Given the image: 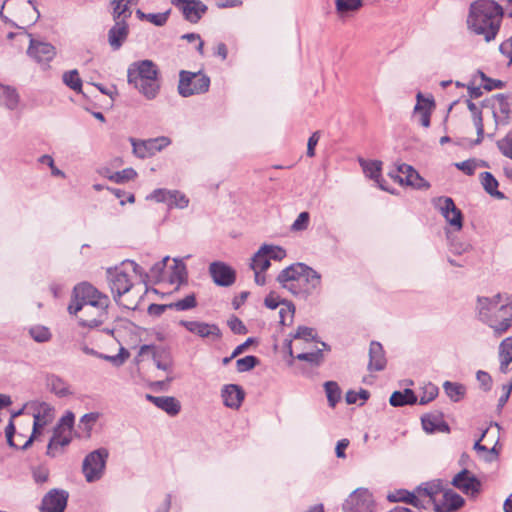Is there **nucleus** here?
Segmentation results:
<instances>
[{"label":"nucleus","instance_id":"obj_15","mask_svg":"<svg viewBox=\"0 0 512 512\" xmlns=\"http://www.w3.org/2000/svg\"><path fill=\"white\" fill-rule=\"evenodd\" d=\"M147 199L166 203L170 208L184 209L189 205V199L178 190L156 189Z\"/></svg>","mask_w":512,"mask_h":512},{"label":"nucleus","instance_id":"obj_28","mask_svg":"<svg viewBox=\"0 0 512 512\" xmlns=\"http://www.w3.org/2000/svg\"><path fill=\"white\" fill-rule=\"evenodd\" d=\"M146 399L170 416H175L180 412V402L172 396H153L147 394Z\"/></svg>","mask_w":512,"mask_h":512},{"label":"nucleus","instance_id":"obj_9","mask_svg":"<svg viewBox=\"0 0 512 512\" xmlns=\"http://www.w3.org/2000/svg\"><path fill=\"white\" fill-rule=\"evenodd\" d=\"M108 455L107 449L100 448L85 457L82 471L87 482H95L103 476Z\"/></svg>","mask_w":512,"mask_h":512},{"label":"nucleus","instance_id":"obj_7","mask_svg":"<svg viewBox=\"0 0 512 512\" xmlns=\"http://www.w3.org/2000/svg\"><path fill=\"white\" fill-rule=\"evenodd\" d=\"M73 424L74 415L71 412H68L60 419L48 443L47 455L55 457L62 452L64 447L70 444L72 440Z\"/></svg>","mask_w":512,"mask_h":512},{"label":"nucleus","instance_id":"obj_64","mask_svg":"<svg viewBox=\"0 0 512 512\" xmlns=\"http://www.w3.org/2000/svg\"><path fill=\"white\" fill-rule=\"evenodd\" d=\"M32 476L37 484H43L48 481L49 471L45 467H37L33 469Z\"/></svg>","mask_w":512,"mask_h":512},{"label":"nucleus","instance_id":"obj_5","mask_svg":"<svg viewBox=\"0 0 512 512\" xmlns=\"http://www.w3.org/2000/svg\"><path fill=\"white\" fill-rule=\"evenodd\" d=\"M127 81L147 100H153L159 95L160 71L152 60L131 63L127 69Z\"/></svg>","mask_w":512,"mask_h":512},{"label":"nucleus","instance_id":"obj_58","mask_svg":"<svg viewBox=\"0 0 512 512\" xmlns=\"http://www.w3.org/2000/svg\"><path fill=\"white\" fill-rule=\"evenodd\" d=\"M486 433H487V430H485L482 433L481 438L475 442L474 449L478 452V454L481 457L485 458L486 460H491L492 455L495 452V449L494 448L488 449L486 446L481 444V441L485 437Z\"/></svg>","mask_w":512,"mask_h":512},{"label":"nucleus","instance_id":"obj_61","mask_svg":"<svg viewBox=\"0 0 512 512\" xmlns=\"http://www.w3.org/2000/svg\"><path fill=\"white\" fill-rule=\"evenodd\" d=\"M455 166L464 172L466 175H473L475 173V170L477 168V163L474 159H469L466 161H462L459 163H456Z\"/></svg>","mask_w":512,"mask_h":512},{"label":"nucleus","instance_id":"obj_22","mask_svg":"<svg viewBox=\"0 0 512 512\" xmlns=\"http://www.w3.org/2000/svg\"><path fill=\"white\" fill-rule=\"evenodd\" d=\"M350 512H373V500L366 489L355 490L347 499Z\"/></svg>","mask_w":512,"mask_h":512},{"label":"nucleus","instance_id":"obj_32","mask_svg":"<svg viewBox=\"0 0 512 512\" xmlns=\"http://www.w3.org/2000/svg\"><path fill=\"white\" fill-rule=\"evenodd\" d=\"M423 429L428 433L449 432V426L442 417L434 414H427L421 418Z\"/></svg>","mask_w":512,"mask_h":512},{"label":"nucleus","instance_id":"obj_19","mask_svg":"<svg viewBox=\"0 0 512 512\" xmlns=\"http://www.w3.org/2000/svg\"><path fill=\"white\" fill-rule=\"evenodd\" d=\"M452 484L466 495L475 497L481 489V482L467 469L457 473Z\"/></svg>","mask_w":512,"mask_h":512},{"label":"nucleus","instance_id":"obj_21","mask_svg":"<svg viewBox=\"0 0 512 512\" xmlns=\"http://www.w3.org/2000/svg\"><path fill=\"white\" fill-rule=\"evenodd\" d=\"M27 53L39 64H47L55 57L56 50L50 43L36 41L31 38Z\"/></svg>","mask_w":512,"mask_h":512},{"label":"nucleus","instance_id":"obj_35","mask_svg":"<svg viewBox=\"0 0 512 512\" xmlns=\"http://www.w3.org/2000/svg\"><path fill=\"white\" fill-rule=\"evenodd\" d=\"M363 3L362 0H335V8L340 18H346L357 12Z\"/></svg>","mask_w":512,"mask_h":512},{"label":"nucleus","instance_id":"obj_3","mask_svg":"<svg viewBox=\"0 0 512 512\" xmlns=\"http://www.w3.org/2000/svg\"><path fill=\"white\" fill-rule=\"evenodd\" d=\"M503 8L493 0H476L470 4L467 27L486 42L494 40L500 30Z\"/></svg>","mask_w":512,"mask_h":512},{"label":"nucleus","instance_id":"obj_47","mask_svg":"<svg viewBox=\"0 0 512 512\" xmlns=\"http://www.w3.org/2000/svg\"><path fill=\"white\" fill-rule=\"evenodd\" d=\"M295 306L292 302H283L279 309L280 324L290 325L293 322Z\"/></svg>","mask_w":512,"mask_h":512},{"label":"nucleus","instance_id":"obj_20","mask_svg":"<svg viewBox=\"0 0 512 512\" xmlns=\"http://www.w3.org/2000/svg\"><path fill=\"white\" fill-rule=\"evenodd\" d=\"M148 353L152 354L153 361L158 369L171 372L173 367V360L169 350L153 345L141 346L139 354L145 355Z\"/></svg>","mask_w":512,"mask_h":512},{"label":"nucleus","instance_id":"obj_44","mask_svg":"<svg viewBox=\"0 0 512 512\" xmlns=\"http://www.w3.org/2000/svg\"><path fill=\"white\" fill-rule=\"evenodd\" d=\"M48 386L52 392L60 397H64L70 394L69 385L58 376H50L48 378Z\"/></svg>","mask_w":512,"mask_h":512},{"label":"nucleus","instance_id":"obj_8","mask_svg":"<svg viewBox=\"0 0 512 512\" xmlns=\"http://www.w3.org/2000/svg\"><path fill=\"white\" fill-rule=\"evenodd\" d=\"M209 86L210 78L201 72L182 70L179 73L178 93L182 97L205 93Z\"/></svg>","mask_w":512,"mask_h":512},{"label":"nucleus","instance_id":"obj_42","mask_svg":"<svg viewBox=\"0 0 512 512\" xmlns=\"http://www.w3.org/2000/svg\"><path fill=\"white\" fill-rule=\"evenodd\" d=\"M265 249L262 246L259 250L254 254L251 259L250 268L253 271H263L265 272L270 267V260L265 254Z\"/></svg>","mask_w":512,"mask_h":512},{"label":"nucleus","instance_id":"obj_11","mask_svg":"<svg viewBox=\"0 0 512 512\" xmlns=\"http://www.w3.org/2000/svg\"><path fill=\"white\" fill-rule=\"evenodd\" d=\"M433 205L456 231L462 229L463 215L461 210L456 207L452 198L446 196L437 197L433 200Z\"/></svg>","mask_w":512,"mask_h":512},{"label":"nucleus","instance_id":"obj_37","mask_svg":"<svg viewBox=\"0 0 512 512\" xmlns=\"http://www.w3.org/2000/svg\"><path fill=\"white\" fill-rule=\"evenodd\" d=\"M481 184L484 190L497 199H504L505 195L498 190V181L490 172H483L480 174Z\"/></svg>","mask_w":512,"mask_h":512},{"label":"nucleus","instance_id":"obj_41","mask_svg":"<svg viewBox=\"0 0 512 512\" xmlns=\"http://www.w3.org/2000/svg\"><path fill=\"white\" fill-rule=\"evenodd\" d=\"M444 391L446 395L453 402H458L464 398L466 393V388L464 385L456 382L446 381L443 384Z\"/></svg>","mask_w":512,"mask_h":512},{"label":"nucleus","instance_id":"obj_55","mask_svg":"<svg viewBox=\"0 0 512 512\" xmlns=\"http://www.w3.org/2000/svg\"><path fill=\"white\" fill-rule=\"evenodd\" d=\"M262 247L266 248L265 254L269 258V260L273 259L276 261H281L286 257V250L281 246L264 244L262 245Z\"/></svg>","mask_w":512,"mask_h":512},{"label":"nucleus","instance_id":"obj_54","mask_svg":"<svg viewBox=\"0 0 512 512\" xmlns=\"http://www.w3.org/2000/svg\"><path fill=\"white\" fill-rule=\"evenodd\" d=\"M476 77L481 79V85L487 91L502 89L504 87V82L501 80L491 79L487 77L482 71H478Z\"/></svg>","mask_w":512,"mask_h":512},{"label":"nucleus","instance_id":"obj_26","mask_svg":"<svg viewBox=\"0 0 512 512\" xmlns=\"http://www.w3.org/2000/svg\"><path fill=\"white\" fill-rule=\"evenodd\" d=\"M115 24L108 31V42L113 50H119L126 41L129 34V26L127 21L114 20Z\"/></svg>","mask_w":512,"mask_h":512},{"label":"nucleus","instance_id":"obj_18","mask_svg":"<svg viewBox=\"0 0 512 512\" xmlns=\"http://www.w3.org/2000/svg\"><path fill=\"white\" fill-rule=\"evenodd\" d=\"M209 273L218 286L228 287L234 284L236 280L234 269L221 261L212 262L209 266Z\"/></svg>","mask_w":512,"mask_h":512},{"label":"nucleus","instance_id":"obj_10","mask_svg":"<svg viewBox=\"0 0 512 512\" xmlns=\"http://www.w3.org/2000/svg\"><path fill=\"white\" fill-rule=\"evenodd\" d=\"M133 153L141 159L151 157L171 144L170 138L159 136L147 140L130 138Z\"/></svg>","mask_w":512,"mask_h":512},{"label":"nucleus","instance_id":"obj_30","mask_svg":"<svg viewBox=\"0 0 512 512\" xmlns=\"http://www.w3.org/2000/svg\"><path fill=\"white\" fill-rule=\"evenodd\" d=\"M360 165L367 177L374 180L380 189L388 191L387 187L382 183L381 180V169L382 162L378 160H360Z\"/></svg>","mask_w":512,"mask_h":512},{"label":"nucleus","instance_id":"obj_12","mask_svg":"<svg viewBox=\"0 0 512 512\" xmlns=\"http://www.w3.org/2000/svg\"><path fill=\"white\" fill-rule=\"evenodd\" d=\"M179 325L202 339L217 341L222 337V332L215 323H207L198 320H181L179 321Z\"/></svg>","mask_w":512,"mask_h":512},{"label":"nucleus","instance_id":"obj_48","mask_svg":"<svg viewBox=\"0 0 512 512\" xmlns=\"http://www.w3.org/2000/svg\"><path fill=\"white\" fill-rule=\"evenodd\" d=\"M29 335L31 338L38 343H45L51 339L50 330L42 325H35L29 329Z\"/></svg>","mask_w":512,"mask_h":512},{"label":"nucleus","instance_id":"obj_53","mask_svg":"<svg viewBox=\"0 0 512 512\" xmlns=\"http://www.w3.org/2000/svg\"><path fill=\"white\" fill-rule=\"evenodd\" d=\"M258 363L259 360L257 357L248 355L236 361V368L238 372L243 373L252 370Z\"/></svg>","mask_w":512,"mask_h":512},{"label":"nucleus","instance_id":"obj_6","mask_svg":"<svg viewBox=\"0 0 512 512\" xmlns=\"http://www.w3.org/2000/svg\"><path fill=\"white\" fill-rule=\"evenodd\" d=\"M131 269L135 274L142 275V268L132 260L124 261L121 266L107 270V279L113 298L119 302L120 298L130 291L133 286L127 270Z\"/></svg>","mask_w":512,"mask_h":512},{"label":"nucleus","instance_id":"obj_56","mask_svg":"<svg viewBox=\"0 0 512 512\" xmlns=\"http://www.w3.org/2000/svg\"><path fill=\"white\" fill-rule=\"evenodd\" d=\"M422 395L419 400V404L425 405L434 400L438 395V387L432 383H428L422 389Z\"/></svg>","mask_w":512,"mask_h":512},{"label":"nucleus","instance_id":"obj_14","mask_svg":"<svg viewBox=\"0 0 512 512\" xmlns=\"http://www.w3.org/2000/svg\"><path fill=\"white\" fill-rule=\"evenodd\" d=\"M390 177L400 184H406L417 189H428L430 187V184L408 164L399 165L397 173H390Z\"/></svg>","mask_w":512,"mask_h":512},{"label":"nucleus","instance_id":"obj_45","mask_svg":"<svg viewBox=\"0 0 512 512\" xmlns=\"http://www.w3.org/2000/svg\"><path fill=\"white\" fill-rule=\"evenodd\" d=\"M187 279V270L183 261L174 259V265L170 274L171 283H184Z\"/></svg>","mask_w":512,"mask_h":512},{"label":"nucleus","instance_id":"obj_40","mask_svg":"<svg viewBox=\"0 0 512 512\" xmlns=\"http://www.w3.org/2000/svg\"><path fill=\"white\" fill-rule=\"evenodd\" d=\"M388 499L391 502H405L416 508H418V505H422L421 499L417 496V494L410 493L406 490H399L394 494H390Z\"/></svg>","mask_w":512,"mask_h":512},{"label":"nucleus","instance_id":"obj_1","mask_svg":"<svg viewBox=\"0 0 512 512\" xmlns=\"http://www.w3.org/2000/svg\"><path fill=\"white\" fill-rule=\"evenodd\" d=\"M74 299L68 306L70 314L79 316L80 325L96 328L108 319V306L110 300L94 286L83 282L74 287Z\"/></svg>","mask_w":512,"mask_h":512},{"label":"nucleus","instance_id":"obj_29","mask_svg":"<svg viewBox=\"0 0 512 512\" xmlns=\"http://www.w3.org/2000/svg\"><path fill=\"white\" fill-rule=\"evenodd\" d=\"M386 366V358L382 345L373 341L369 348V371H381Z\"/></svg>","mask_w":512,"mask_h":512},{"label":"nucleus","instance_id":"obj_60","mask_svg":"<svg viewBox=\"0 0 512 512\" xmlns=\"http://www.w3.org/2000/svg\"><path fill=\"white\" fill-rule=\"evenodd\" d=\"M170 10L162 13H148L147 21L154 24L155 26H163L166 24Z\"/></svg>","mask_w":512,"mask_h":512},{"label":"nucleus","instance_id":"obj_62","mask_svg":"<svg viewBox=\"0 0 512 512\" xmlns=\"http://www.w3.org/2000/svg\"><path fill=\"white\" fill-rule=\"evenodd\" d=\"M99 415L98 413H87L80 419V425L84 427L87 433L92 429V426L96 423Z\"/></svg>","mask_w":512,"mask_h":512},{"label":"nucleus","instance_id":"obj_23","mask_svg":"<svg viewBox=\"0 0 512 512\" xmlns=\"http://www.w3.org/2000/svg\"><path fill=\"white\" fill-rule=\"evenodd\" d=\"M442 489L439 484L426 483L424 486H419L416 490L417 496L421 499L422 505H418V509H427L431 505H439L437 497L439 494L443 495Z\"/></svg>","mask_w":512,"mask_h":512},{"label":"nucleus","instance_id":"obj_57","mask_svg":"<svg viewBox=\"0 0 512 512\" xmlns=\"http://www.w3.org/2000/svg\"><path fill=\"white\" fill-rule=\"evenodd\" d=\"M129 357V352L121 347L119 353L116 355L99 354V358L111 362L115 366H121Z\"/></svg>","mask_w":512,"mask_h":512},{"label":"nucleus","instance_id":"obj_17","mask_svg":"<svg viewBox=\"0 0 512 512\" xmlns=\"http://www.w3.org/2000/svg\"><path fill=\"white\" fill-rule=\"evenodd\" d=\"M171 3L179 9L184 18L191 23H197L207 10L206 5L200 0H172Z\"/></svg>","mask_w":512,"mask_h":512},{"label":"nucleus","instance_id":"obj_4","mask_svg":"<svg viewBox=\"0 0 512 512\" xmlns=\"http://www.w3.org/2000/svg\"><path fill=\"white\" fill-rule=\"evenodd\" d=\"M277 281L284 289L304 299L319 292L322 285L321 274L304 263H295L283 269Z\"/></svg>","mask_w":512,"mask_h":512},{"label":"nucleus","instance_id":"obj_38","mask_svg":"<svg viewBox=\"0 0 512 512\" xmlns=\"http://www.w3.org/2000/svg\"><path fill=\"white\" fill-rule=\"evenodd\" d=\"M389 402L394 407H401L415 404L417 397L411 389H404L403 391H395L391 395Z\"/></svg>","mask_w":512,"mask_h":512},{"label":"nucleus","instance_id":"obj_43","mask_svg":"<svg viewBox=\"0 0 512 512\" xmlns=\"http://www.w3.org/2000/svg\"><path fill=\"white\" fill-rule=\"evenodd\" d=\"M318 344L319 343L313 344L312 351H303L301 353H298L295 356L296 359L318 365L323 359L322 348H320Z\"/></svg>","mask_w":512,"mask_h":512},{"label":"nucleus","instance_id":"obj_59","mask_svg":"<svg viewBox=\"0 0 512 512\" xmlns=\"http://www.w3.org/2000/svg\"><path fill=\"white\" fill-rule=\"evenodd\" d=\"M309 213L301 212L296 220L293 222L291 226V230L293 231H303L306 230L309 224Z\"/></svg>","mask_w":512,"mask_h":512},{"label":"nucleus","instance_id":"obj_39","mask_svg":"<svg viewBox=\"0 0 512 512\" xmlns=\"http://www.w3.org/2000/svg\"><path fill=\"white\" fill-rule=\"evenodd\" d=\"M468 109L472 113L473 123L477 130L476 143H481L484 138V125H483L482 112L479 110L478 106L471 101H468Z\"/></svg>","mask_w":512,"mask_h":512},{"label":"nucleus","instance_id":"obj_2","mask_svg":"<svg viewBox=\"0 0 512 512\" xmlns=\"http://www.w3.org/2000/svg\"><path fill=\"white\" fill-rule=\"evenodd\" d=\"M475 317L487 326L493 336L500 338L512 328V294L496 293L478 296L475 302Z\"/></svg>","mask_w":512,"mask_h":512},{"label":"nucleus","instance_id":"obj_49","mask_svg":"<svg viewBox=\"0 0 512 512\" xmlns=\"http://www.w3.org/2000/svg\"><path fill=\"white\" fill-rule=\"evenodd\" d=\"M324 387L329 405L335 407L341 398V391L338 384L334 381H328L325 383Z\"/></svg>","mask_w":512,"mask_h":512},{"label":"nucleus","instance_id":"obj_52","mask_svg":"<svg viewBox=\"0 0 512 512\" xmlns=\"http://www.w3.org/2000/svg\"><path fill=\"white\" fill-rule=\"evenodd\" d=\"M496 145L503 156L512 160V130L498 140Z\"/></svg>","mask_w":512,"mask_h":512},{"label":"nucleus","instance_id":"obj_63","mask_svg":"<svg viewBox=\"0 0 512 512\" xmlns=\"http://www.w3.org/2000/svg\"><path fill=\"white\" fill-rule=\"evenodd\" d=\"M169 260V257L166 256L164 257L161 261L155 263L151 269H150V273H151V276L157 280H160L162 279V274H163V271L166 267V263L167 261Z\"/></svg>","mask_w":512,"mask_h":512},{"label":"nucleus","instance_id":"obj_31","mask_svg":"<svg viewBox=\"0 0 512 512\" xmlns=\"http://www.w3.org/2000/svg\"><path fill=\"white\" fill-rule=\"evenodd\" d=\"M443 502L435 505L436 512H451L459 509L464 504V499L453 491H446L442 495Z\"/></svg>","mask_w":512,"mask_h":512},{"label":"nucleus","instance_id":"obj_16","mask_svg":"<svg viewBox=\"0 0 512 512\" xmlns=\"http://www.w3.org/2000/svg\"><path fill=\"white\" fill-rule=\"evenodd\" d=\"M69 493L63 489H51L42 499L40 512H64Z\"/></svg>","mask_w":512,"mask_h":512},{"label":"nucleus","instance_id":"obj_34","mask_svg":"<svg viewBox=\"0 0 512 512\" xmlns=\"http://www.w3.org/2000/svg\"><path fill=\"white\" fill-rule=\"evenodd\" d=\"M136 3V0H112L113 6V19L127 21L132 15L131 6Z\"/></svg>","mask_w":512,"mask_h":512},{"label":"nucleus","instance_id":"obj_27","mask_svg":"<svg viewBox=\"0 0 512 512\" xmlns=\"http://www.w3.org/2000/svg\"><path fill=\"white\" fill-rule=\"evenodd\" d=\"M244 396L243 389L236 384L225 385L221 390L224 405L232 409H238L241 406Z\"/></svg>","mask_w":512,"mask_h":512},{"label":"nucleus","instance_id":"obj_24","mask_svg":"<svg viewBox=\"0 0 512 512\" xmlns=\"http://www.w3.org/2000/svg\"><path fill=\"white\" fill-rule=\"evenodd\" d=\"M417 103L414 107V117L418 119V122L425 128L430 126V116L435 107L434 100L432 98H425L421 93L416 96Z\"/></svg>","mask_w":512,"mask_h":512},{"label":"nucleus","instance_id":"obj_25","mask_svg":"<svg viewBox=\"0 0 512 512\" xmlns=\"http://www.w3.org/2000/svg\"><path fill=\"white\" fill-rule=\"evenodd\" d=\"M34 423H33V431L31 437L23 446L24 448L33 440L38 437L42 433V430L52 422L54 414L53 410L46 404L41 405L40 410L33 415Z\"/></svg>","mask_w":512,"mask_h":512},{"label":"nucleus","instance_id":"obj_33","mask_svg":"<svg viewBox=\"0 0 512 512\" xmlns=\"http://www.w3.org/2000/svg\"><path fill=\"white\" fill-rule=\"evenodd\" d=\"M500 371L507 373L512 362V337L505 338L499 345Z\"/></svg>","mask_w":512,"mask_h":512},{"label":"nucleus","instance_id":"obj_36","mask_svg":"<svg viewBox=\"0 0 512 512\" xmlns=\"http://www.w3.org/2000/svg\"><path fill=\"white\" fill-rule=\"evenodd\" d=\"M19 95L17 91L10 86H0V105L7 109L14 110L18 107Z\"/></svg>","mask_w":512,"mask_h":512},{"label":"nucleus","instance_id":"obj_50","mask_svg":"<svg viewBox=\"0 0 512 512\" xmlns=\"http://www.w3.org/2000/svg\"><path fill=\"white\" fill-rule=\"evenodd\" d=\"M197 306L196 297L194 294H189L183 299L177 300L169 305L170 308H174L177 311H186L193 309Z\"/></svg>","mask_w":512,"mask_h":512},{"label":"nucleus","instance_id":"obj_46","mask_svg":"<svg viewBox=\"0 0 512 512\" xmlns=\"http://www.w3.org/2000/svg\"><path fill=\"white\" fill-rule=\"evenodd\" d=\"M296 341H303L307 344L319 343L316 341V332L313 328L306 326H299L296 333L293 336Z\"/></svg>","mask_w":512,"mask_h":512},{"label":"nucleus","instance_id":"obj_13","mask_svg":"<svg viewBox=\"0 0 512 512\" xmlns=\"http://www.w3.org/2000/svg\"><path fill=\"white\" fill-rule=\"evenodd\" d=\"M494 118V129L500 125H507L510 119V105L508 99L503 94H498L489 100L485 106Z\"/></svg>","mask_w":512,"mask_h":512},{"label":"nucleus","instance_id":"obj_51","mask_svg":"<svg viewBox=\"0 0 512 512\" xmlns=\"http://www.w3.org/2000/svg\"><path fill=\"white\" fill-rule=\"evenodd\" d=\"M63 82L74 91H81L82 81L77 70H71L63 74Z\"/></svg>","mask_w":512,"mask_h":512}]
</instances>
